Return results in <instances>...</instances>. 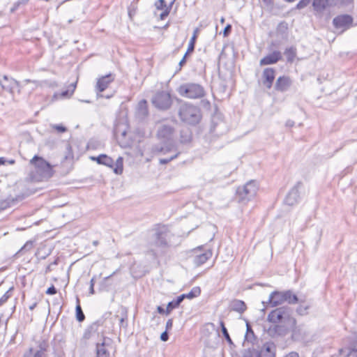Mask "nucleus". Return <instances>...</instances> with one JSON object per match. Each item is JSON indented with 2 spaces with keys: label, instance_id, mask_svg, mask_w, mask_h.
I'll use <instances>...</instances> for the list:
<instances>
[{
  "label": "nucleus",
  "instance_id": "obj_55",
  "mask_svg": "<svg viewBox=\"0 0 357 357\" xmlns=\"http://www.w3.org/2000/svg\"><path fill=\"white\" fill-rule=\"evenodd\" d=\"M284 357H299V355L296 351H291L287 354Z\"/></svg>",
  "mask_w": 357,
  "mask_h": 357
},
{
  "label": "nucleus",
  "instance_id": "obj_62",
  "mask_svg": "<svg viewBox=\"0 0 357 357\" xmlns=\"http://www.w3.org/2000/svg\"><path fill=\"white\" fill-rule=\"evenodd\" d=\"M186 62V60H185V58H183L180 62H179V66L180 67H182Z\"/></svg>",
  "mask_w": 357,
  "mask_h": 357
},
{
  "label": "nucleus",
  "instance_id": "obj_54",
  "mask_svg": "<svg viewBox=\"0 0 357 357\" xmlns=\"http://www.w3.org/2000/svg\"><path fill=\"white\" fill-rule=\"evenodd\" d=\"M184 300V296L183 294L178 296L176 299H174V302L178 305H180V304L182 303V301Z\"/></svg>",
  "mask_w": 357,
  "mask_h": 357
},
{
  "label": "nucleus",
  "instance_id": "obj_14",
  "mask_svg": "<svg viewBox=\"0 0 357 357\" xmlns=\"http://www.w3.org/2000/svg\"><path fill=\"white\" fill-rule=\"evenodd\" d=\"M174 128L171 126L162 125L158 130L157 135L162 142H174L172 136Z\"/></svg>",
  "mask_w": 357,
  "mask_h": 357
},
{
  "label": "nucleus",
  "instance_id": "obj_60",
  "mask_svg": "<svg viewBox=\"0 0 357 357\" xmlns=\"http://www.w3.org/2000/svg\"><path fill=\"white\" fill-rule=\"evenodd\" d=\"M285 54H288L289 56H290V55L294 56V53L293 49L289 48V49L286 50Z\"/></svg>",
  "mask_w": 357,
  "mask_h": 357
},
{
  "label": "nucleus",
  "instance_id": "obj_53",
  "mask_svg": "<svg viewBox=\"0 0 357 357\" xmlns=\"http://www.w3.org/2000/svg\"><path fill=\"white\" fill-rule=\"evenodd\" d=\"M167 306H168V308H171L172 310H174L175 308H177L179 305H178L173 300L168 303Z\"/></svg>",
  "mask_w": 357,
  "mask_h": 357
},
{
  "label": "nucleus",
  "instance_id": "obj_61",
  "mask_svg": "<svg viewBox=\"0 0 357 357\" xmlns=\"http://www.w3.org/2000/svg\"><path fill=\"white\" fill-rule=\"evenodd\" d=\"M157 311L160 314H164L165 313V309L161 306H158Z\"/></svg>",
  "mask_w": 357,
  "mask_h": 357
},
{
  "label": "nucleus",
  "instance_id": "obj_23",
  "mask_svg": "<svg viewBox=\"0 0 357 357\" xmlns=\"http://www.w3.org/2000/svg\"><path fill=\"white\" fill-rule=\"evenodd\" d=\"M229 308L231 311L242 314L247 310V306L244 301L238 299H234L230 302Z\"/></svg>",
  "mask_w": 357,
  "mask_h": 357
},
{
  "label": "nucleus",
  "instance_id": "obj_58",
  "mask_svg": "<svg viewBox=\"0 0 357 357\" xmlns=\"http://www.w3.org/2000/svg\"><path fill=\"white\" fill-rule=\"evenodd\" d=\"M20 1H17V3H15L13 6V7L10 9V11L11 12H14L15 10H16L17 9V8L19 7V6L20 5Z\"/></svg>",
  "mask_w": 357,
  "mask_h": 357
},
{
  "label": "nucleus",
  "instance_id": "obj_32",
  "mask_svg": "<svg viewBox=\"0 0 357 357\" xmlns=\"http://www.w3.org/2000/svg\"><path fill=\"white\" fill-rule=\"evenodd\" d=\"M220 326L221 327V331H222V335H223L224 337L225 338V340H227V342H228V344L229 345H233L234 342H233L231 338L230 337V335L228 333L227 328L225 326V323L223 321H220Z\"/></svg>",
  "mask_w": 357,
  "mask_h": 357
},
{
  "label": "nucleus",
  "instance_id": "obj_18",
  "mask_svg": "<svg viewBox=\"0 0 357 357\" xmlns=\"http://www.w3.org/2000/svg\"><path fill=\"white\" fill-rule=\"evenodd\" d=\"M275 70L272 68H266L263 71V84L268 89L273 86L275 79Z\"/></svg>",
  "mask_w": 357,
  "mask_h": 357
},
{
  "label": "nucleus",
  "instance_id": "obj_41",
  "mask_svg": "<svg viewBox=\"0 0 357 357\" xmlns=\"http://www.w3.org/2000/svg\"><path fill=\"white\" fill-rule=\"evenodd\" d=\"M309 309V306L308 305H299L297 309H296V312L298 314L300 315H305L307 314V310Z\"/></svg>",
  "mask_w": 357,
  "mask_h": 357
},
{
  "label": "nucleus",
  "instance_id": "obj_42",
  "mask_svg": "<svg viewBox=\"0 0 357 357\" xmlns=\"http://www.w3.org/2000/svg\"><path fill=\"white\" fill-rule=\"evenodd\" d=\"M312 0H300L299 2L296 4V8L297 9H303L305 8Z\"/></svg>",
  "mask_w": 357,
  "mask_h": 357
},
{
  "label": "nucleus",
  "instance_id": "obj_36",
  "mask_svg": "<svg viewBox=\"0 0 357 357\" xmlns=\"http://www.w3.org/2000/svg\"><path fill=\"white\" fill-rule=\"evenodd\" d=\"M116 167L114 168V172L116 174H121L123 172V158L119 157L115 162Z\"/></svg>",
  "mask_w": 357,
  "mask_h": 357
},
{
  "label": "nucleus",
  "instance_id": "obj_25",
  "mask_svg": "<svg viewBox=\"0 0 357 357\" xmlns=\"http://www.w3.org/2000/svg\"><path fill=\"white\" fill-rule=\"evenodd\" d=\"M70 89L65 90L61 93H55L53 96V99L58 100L61 98H69L73 95L76 88V83H73L69 86Z\"/></svg>",
  "mask_w": 357,
  "mask_h": 357
},
{
  "label": "nucleus",
  "instance_id": "obj_52",
  "mask_svg": "<svg viewBox=\"0 0 357 357\" xmlns=\"http://www.w3.org/2000/svg\"><path fill=\"white\" fill-rule=\"evenodd\" d=\"M172 326H173V319H169L167 320V323H166V330L165 331H169L170 329H172Z\"/></svg>",
  "mask_w": 357,
  "mask_h": 357
},
{
  "label": "nucleus",
  "instance_id": "obj_57",
  "mask_svg": "<svg viewBox=\"0 0 357 357\" xmlns=\"http://www.w3.org/2000/svg\"><path fill=\"white\" fill-rule=\"evenodd\" d=\"M266 6H271L273 4L274 0H261Z\"/></svg>",
  "mask_w": 357,
  "mask_h": 357
},
{
  "label": "nucleus",
  "instance_id": "obj_39",
  "mask_svg": "<svg viewBox=\"0 0 357 357\" xmlns=\"http://www.w3.org/2000/svg\"><path fill=\"white\" fill-rule=\"evenodd\" d=\"M282 331V327L279 325H275L273 328H270L268 332L271 335H280Z\"/></svg>",
  "mask_w": 357,
  "mask_h": 357
},
{
  "label": "nucleus",
  "instance_id": "obj_4",
  "mask_svg": "<svg viewBox=\"0 0 357 357\" xmlns=\"http://www.w3.org/2000/svg\"><path fill=\"white\" fill-rule=\"evenodd\" d=\"M177 92L181 96L188 99H202L206 95L204 86L195 82L181 84L177 89Z\"/></svg>",
  "mask_w": 357,
  "mask_h": 357
},
{
  "label": "nucleus",
  "instance_id": "obj_12",
  "mask_svg": "<svg viewBox=\"0 0 357 357\" xmlns=\"http://www.w3.org/2000/svg\"><path fill=\"white\" fill-rule=\"evenodd\" d=\"M292 85V80L289 76L279 77L275 84V89L278 91L284 93L287 91Z\"/></svg>",
  "mask_w": 357,
  "mask_h": 357
},
{
  "label": "nucleus",
  "instance_id": "obj_38",
  "mask_svg": "<svg viewBox=\"0 0 357 357\" xmlns=\"http://www.w3.org/2000/svg\"><path fill=\"white\" fill-rule=\"evenodd\" d=\"M23 357H47V356L42 355L40 353H33V349L31 347L29 351L24 354Z\"/></svg>",
  "mask_w": 357,
  "mask_h": 357
},
{
  "label": "nucleus",
  "instance_id": "obj_33",
  "mask_svg": "<svg viewBox=\"0 0 357 357\" xmlns=\"http://www.w3.org/2000/svg\"><path fill=\"white\" fill-rule=\"evenodd\" d=\"M200 294H201L200 288L198 287H193L189 293L183 294V295L184 296V299L185 298L192 299L193 298L199 296L200 295Z\"/></svg>",
  "mask_w": 357,
  "mask_h": 357
},
{
  "label": "nucleus",
  "instance_id": "obj_17",
  "mask_svg": "<svg viewBox=\"0 0 357 357\" xmlns=\"http://www.w3.org/2000/svg\"><path fill=\"white\" fill-rule=\"evenodd\" d=\"M276 346L272 342H267L264 344L261 350L259 351L260 357H275Z\"/></svg>",
  "mask_w": 357,
  "mask_h": 357
},
{
  "label": "nucleus",
  "instance_id": "obj_46",
  "mask_svg": "<svg viewBox=\"0 0 357 357\" xmlns=\"http://www.w3.org/2000/svg\"><path fill=\"white\" fill-rule=\"evenodd\" d=\"M171 4L169 5V8H166L162 13L160 14V19L164 20L165 17H167L170 12L171 9Z\"/></svg>",
  "mask_w": 357,
  "mask_h": 357
},
{
  "label": "nucleus",
  "instance_id": "obj_5",
  "mask_svg": "<svg viewBox=\"0 0 357 357\" xmlns=\"http://www.w3.org/2000/svg\"><path fill=\"white\" fill-rule=\"evenodd\" d=\"M258 189V184L255 180H250L243 186H239L236 192L238 202L246 204L252 200L257 195Z\"/></svg>",
  "mask_w": 357,
  "mask_h": 357
},
{
  "label": "nucleus",
  "instance_id": "obj_24",
  "mask_svg": "<svg viewBox=\"0 0 357 357\" xmlns=\"http://www.w3.org/2000/svg\"><path fill=\"white\" fill-rule=\"evenodd\" d=\"M136 115L138 118L142 119H144L148 115V106L146 100H142L139 102L137 107Z\"/></svg>",
  "mask_w": 357,
  "mask_h": 357
},
{
  "label": "nucleus",
  "instance_id": "obj_37",
  "mask_svg": "<svg viewBox=\"0 0 357 357\" xmlns=\"http://www.w3.org/2000/svg\"><path fill=\"white\" fill-rule=\"evenodd\" d=\"M197 33H198V29H196L194 31L193 36H192V38L189 42L188 47V52H192L194 51L195 44V40L197 38Z\"/></svg>",
  "mask_w": 357,
  "mask_h": 357
},
{
  "label": "nucleus",
  "instance_id": "obj_2",
  "mask_svg": "<svg viewBox=\"0 0 357 357\" xmlns=\"http://www.w3.org/2000/svg\"><path fill=\"white\" fill-rule=\"evenodd\" d=\"M293 311L289 306H282L272 310L268 315L267 320L269 322L281 323L290 326H294L296 319L292 316Z\"/></svg>",
  "mask_w": 357,
  "mask_h": 357
},
{
  "label": "nucleus",
  "instance_id": "obj_43",
  "mask_svg": "<svg viewBox=\"0 0 357 357\" xmlns=\"http://www.w3.org/2000/svg\"><path fill=\"white\" fill-rule=\"evenodd\" d=\"M155 6L158 10H165L166 8H168L165 0H158L155 3Z\"/></svg>",
  "mask_w": 357,
  "mask_h": 357
},
{
  "label": "nucleus",
  "instance_id": "obj_10",
  "mask_svg": "<svg viewBox=\"0 0 357 357\" xmlns=\"http://www.w3.org/2000/svg\"><path fill=\"white\" fill-rule=\"evenodd\" d=\"M353 22V18L349 15H342L335 17L333 20L334 26L337 29H347Z\"/></svg>",
  "mask_w": 357,
  "mask_h": 357
},
{
  "label": "nucleus",
  "instance_id": "obj_1",
  "mask_svg": "<svg viewBox=\"0 0 357 357\" xmlns=\"http://www.w3.org/2000/svg\"><path fill=\"white\" fill-rule=\"evenodd\" d=\"M152 231L153 234L149 241V252L157 257L158 252L164 253L172 246L170 240L173 234L164 225H155Z\"/></svg>",
  "mask_w": 357,
  "mask_h": 357
},
{
  "label": "nucleus",
  "instance_id": "obj_7",
  "mask_svg": "<svg viewBox=\"0 0 357 357\" xmlns=\"http://www.w3.org/2000/svg\"><path fill=\"white\" fill-rule=\"evenodd\" d=\"M151 102L158 109L166 110L169 109L172 105L170 93L165 91H158L153 96Z\"/></svg>",
  "mask_w": 357,
  "mask_h": 357
},
{
  "label": "nucleus",
  "instance_id": "obj_13",
  "mask_svg": "<svg viewBox=\"0 0 357 357\" xmlns=\"http://www.w3.org/2000/svg\"><path fill=\"white\" fill-rule=\"evenodd\" d=\"M112 340L107 337H103L101 343H97L96 345V356L97 357H110L109 351L106 347H109L112 343Z\"/></svg>",
  "mask_w": 357,
  "mask_h": 357
},
{
  "label": "nucleus",
  "instance_id": "obj_22",
  "mask_svg": "<svg viewBox=\"0 0 357 357\" xmlns=\"http://www.w3.org/2000/svg\"><path fill=\"white\" fill-rule=\"evenodd\" d=\"M212 257V252L206 250L203 253L195 255L193 258V263L195 266H199L206 262Z\"/></svg>",
  "mask_w": 357,
  "mask_h": 357
},
{
  "label": "nucleus",
  "instance_id": "obj_56",
  "mask_svg": "<svg viewBox=\"0 0 357 357\" xmlns=\"http://www.w3.org/2000/svg\"><path fill=\"white\" fill-rule=\"evenodd\" d=\"M295 123L294 121L292 120H287V122H286V126L287 127H293L294 126Z\"/></svg>",
  "mask_w": 357,
  "mask_h": 357
},
{
  "label": "nucleus",
  "instance_id": "obj_11",
  "mask_svg": "<svg viewBox=\"0 0 357 357\" xmlns=\"http://www.w3.org/2000/svg\"><path fill=\"white\" fill-rule=\"evenodd\" d=\"M336 0H313L312 7L317 14H322L328 8L335 6Z\"/></svg>",
  "mask_w": 357,
  "mask_h": 357
},
{
  "label": "nucleus",
  "instance_id": "obj_45",
  "mask_svg": "<svg viewBox=\"0 0 357 357\" xmlns=\"http://www.w3.org/2000/svg\"><path fill=\"white\" fill-rule=\"evenodd\" d=\"M126 130H121L120 129V127L119 126H117L115 130H114V133L115 135L118 137L119 135H121L122 137H125L126 135Z\"/></svg>",
  "mask_w": 357,
  "mask_h": 357
},
{
  "label": "nucleus",
  "instance_id": "obj_6",
  "mask_svg": "<svg viewBox=\"0 0 357 357\" xmlns=\"http://www.w3.org/2000/svg\"><path fill=\"white\" fill-rule=\"evenodd\" d=\"M156 153L167 154L170 152H175L174 155L168 158H161L159 160L160 164L165 165L176 158L180 153L178 151L174 142H163V144L156 145L153 149Z\"/></svg>",
  "mask_w": 357,
  "mask_h": 357
},
{
  "label": "nucleus",
  "instance_id": "obj_30",
  "mask_svg": "<svg viewBox=\"0 0 357 357\" xmlns=\"http://www.w3.org/2000/svg\"><path fill=\"white\" fill-rule=\"evenodd\" d=\"M248 343H250L252 346L257 343V337L254 332L250 333V331L249 333H245L243 344L245 345Z\"/></svg>",
  "mask_w": 357,
  "mask_h": 357
},
{
  "label": "nucleus",
  "instance_id": "obj_48",
  "mask_svg": "<svg viewBox=\"0 0 357 357\" xmlns=\"http://www.w3.org/2000/svg\"><path fill=\"white\" fill-rule=\"evenodd\" d=\"M10 297V294H9V291H6L2 296L1 298H0V306L4 303L5 302H6V301L8 299V298Z\"/></svg>",
  "mask_w": 357,
  "mask_h": 357
},
{
  "label": "nucleus",
  "instance_id": "obj_26",
  "mask_svg": "<svg viewBox=\"0 0 357 357\" xmlns=\"http://www.w3.org/2000/svg\"><path fill=\"white\" fill-rule=\"evenodd\" d=\"M92 159L96 160L98 164L104 165L109 167H113L114 165V160L107 155L102 154L97 158H92Z\"/></svg>",
  "mask_w": 357,
  "mask_h": 357
},
{
  "label": "nucleus",
  "instance_id": "obj_59",
  "mask_svg": "<svg viewBox=\"0 0 357 357\" xmlns=\"http://www.w3.org/2000/svg\"><path fill=\"white\" fill-rule=\"evenodd\" d=\"M250 331V333L254 332L253 330L252 329V327L250 325V324L247 322V324H246V333H249Z\"/></svg>",
  "mask_w": 357,
  "mask_h": 357
},
{
  "label": "nucleus",
  "instance_id": "obj_15",
  "mask_svg": "<svg viewBox=\"0 0 357 357\" xmlns=\"http://www.w3.org/2000/svg\"><path fill=\"white\" fill-rule=\"evenodd\" d=\"M0 85L3 90L13 94L14 89L19 86V83L15 79L4 75L1 79H0Z\"/></svg>",
  "mask_w": 357,
  "mask_h": 357
},
{
  "label": "nucleus",
  "instance_id": "obj_8",
  "mask_svg": "<svg viewBox=\"0 0 357 357\" xmlns=\"http://www.w3.org/2000/svg\"><path fill=\"white\" fill-rule=\"evenodd\" d=\"M31 163L35 166L36 172L41 178H47L51 176L52 167L50 163L43 158L35 155L31 159Z\"/></svg>",
  "mask_w": 357,
  "mask_h": 357
},
{
  "label": "nucleus",
  "instance_id": "obj_44",
  "mask_svg": "<svg viewBox=\"0 0 357 357\" xmlns=\"http://www.w3.org/2000/svg\"><path fill=\"white\" fill-rule=\"evenodd\" d=\"M201 105L202 107L205 109H207V110H210L211 109V102L209 100H206V99H204L202 98L201 99Z\"/></svg>",
  "mask_w": 357,
  "mask_h": 357
},
{
  "label": "nucleus",
  "instance_id": "obj_34",
  "mask_svg": "<svg viewBox=\"0 0 357 357\" xmlns=\"http://www.w3.org/2000/svg\"><path fill=\"white\" fill-rule=\"evenodd\" d=\"M243 357H260V355L258 350L252 347L244 350Z\"/></svg>",
  "mask_w": 357,
  "mask_h": 357
},
{
  "label": "nucleus",
  "instance_id": "obj_21",
  "mask_svg": "<svg viewBox=\"0 0 357 357\" xmlns=\"http://www.w3.org/2000/svg\"><path fill=\"white\" fill-rule=\"evenodd\" d=\"M19 201L18 197H13L12 196H8L5 199H0V213L4 211L14 205Z\"/></svg>",
  "mask_w": 357,
  "mask_h": 357
},
{
  "label": "nucleus",
  "instance_id": "obj_50",
  "mask_svg": "<svg viewBox=\"0 0 357 357\" xmlns=\"http://www.w3.org/2000/svg\"><path fill=\"white\" fill-rule=\"evenodd\" d=\"M53 128L59 132H64L66 131V128L62 125H54Z\"/></svg>",
  "mask_w": 357,
  "mask_h": 357
},
{
  "label": "nucleus",
  "instance_id": "obj_49",
  "mask_svg": "<svg viewBox=\"0 0 357 357\" xmlns=\"http://www.w3.org/2000/svg\"><path fill=\"white\" fill-rule=\"evenodd\" d=\"M56 292H57L56 289L55 288V287L54 285H52L51 287H50L46 291V294H49V295H54L56 294Z\"/></svg>",
  "mask_w": 357,
  "mask_h": 357
},
{
  "label": "nucleus",
  "instance_id": "obj_64",
  "mask_svg": "<svg viewBox=\"0 0 357 357\" xmlns=\"http://www.w3.org/2000/svg\"><path fill=\"white\" fill-rule=\"evenodd\" d=\"M89 293L91 294H94V286L90 285Z\"/></svg>",
  "mask_w": 357,
  "mask_h": 357
},
{
  "label": "nucleus",
  "instance_id": "obj_29",
  "mask_svg": "<svg viewBox=\"0 0 357 357\" xmlns=\"http://www.w3.org/2000/svg\"><path fill=\"white\" fill-rule=\"evenodd\" d=\"M76 319L79 322H82L85 319V315L82 311V309L81 307V305L79 304V298L77 297L76 298Z\"/></svg>",
  "mask_w": 357,
  "mask_h": 357
},
{
  "label": "nucleus",
  "instance_id": "obj_16",
  "mask_svg": "<svg viewBox=\"0 0 357 357\" xmlns=\"http://www.w3.org/2000/svg\"><path fill=\"white\" fill-rule=\"evenodd\" d=\"M283 292L275 291H273L268 298V300L267 302L263 301L262 303L264 307H266V304H269L272 307L278 306L280 304H282L283 302H284V300L283 299Z\"/></svg>",
  "mask_w": 357,
  "mask_h": 357
},
{
  "label": "nucleus",
  "instance_id": "obj_28",
  "mask_svg": "<svg viewBox=\"0 0 357 357\" xmlns=\"http://www.w3.org/2000/svg\"><path fill=\"white\" fill-rule=\"evenodd\" d=\"M283 296L284 301H287L289 304H295L298 301L297 296L290 290L283 291Z\"/></svg>",
  "mask_w": 357,
  "mask_h": 357
},
{
  "label": "nucleus",
  "instance_id": "obj_47",
  "mask_svg": "<svg viewBox=\"0 0 357 357\" xmlns=\"http://www.w3.org/2000/svg\"><path fill=\"white\" fill-rule=\"evenodd\" d=\"M231 31V24H227L225 27V29L223 30V32H222L223 33V36L225 37L228 36L230 34Z\"/></svg>",
  "mask_w": 357,
  "mask_h": 357
},
{
  "label": "nucleus",
  "instance_id": "obj_3",
  "mask_svg": "<svg viewBox=\"0 0 357 357\" xmlns=\"http://www.w3.org/2000/svg\"><path fill=\"white\" fill-rule=\"evenodd\" d=\"M178 116L181 120L189 125H197L202 119L200 109L192 103H184L180 106Z\"/></svg>",
  "mask_w": 357,
  "mask_h": 357
},
{
  "label": "nucleus",
  "instance_id": "obj_20",
  "mask_svg": "<svg viewBox=\"0 0 357 357\" xmlns=\"http://www.w3.org/2000/svg\"><path fill=\"white\" fill-rule=\"evenodd\" d=\"M114 80L112 74H108L99 78L97 82L96 88L99 92L104 91Z\"/></svg>",
  "mask_w": 357,
  "mask_h": 357
},
{
  "label": "nucleus",
  "instance_id": "obj_40",
  "mask_svg": "<svg viewBox=\"0 0 357 357\" xmlns=\"http://www.w3.org/2000/svg\"><path fill=\"white\" fill-rule=\"evenodd\" d=\"M33 243L31 241H28L24 245V246L18 251L17 253H20L21 252H26L29 251L33 248Z\"/></svg>",
  "mask_w": 357,
  "mask_h": 357
},
{
  "label": "nucleus",
  "instance_id": "obj_63",
  "mask_svg": "<svg viewBox=\"0 0 357 357\" xmlns=\"http://www.w3.org/2000/svg\"><path fill=\"white\" fill-rule=\"evenodd\" d=\"M36 305H37V303H36V302H35V303H33L32 305H31L29 306V309H30L31 310H33L36 307Z\"/></svg>",
  "mask_w": 357,
  "mask_h": 357
},
{
  "label": "nucleus",
  "instance_id": "obj_35",
  "mask_svg": "<svg viewBox=\"0 0 357 357\" xmlns=\"http://www.w3.org/2000/svg\"><path fill=\"white\" fill-rule=\"evenodd\" d=\"M38 350L35 353H40L42 355H46L45 352L48 348V342L46 340L40 341L38 343Z\"/></svg>",
  "mask_w": 357,
  "mask_h": 357
},
{
  "label": "nucleus",
  "instance_id": "obj_19",
  "mask_svg": "<svg viewBox=\"0 0 357 357\" xmlns=\"http://www.w3.org/2000/svg\"><path fill=\"white\" fill-rule=\"evenodd\" d=\"M282 54L279 51H274L262 58L260 61V66L271 65L276 63L278 61L281 60Z\"/></svg>",
  "mask_w": 357,
  "mask_h": 357
},
{
  "label": "nucleus",
  "instance_id": "obj_27",
  "mask_svg": "<svg viewBox=\"0 0 357 357\" xmlns=\"http://www.w3.org/2000/svg\"><path fill=\"white\" fill-rule=\"evenodd\" d=\"M114 318L119 320L120 328H126L128 327V313L126 308L122 309L121 315L116 314Z\"/></svg>",
  "mask_w": 357,
  "mask_h": 357
},
{
  "label": "nucleus",
  "instance_id": "obj_51",
  "mask_svg": "<svg viewBox=\"0 0 357 357\" xmlns=\"http://www.w3.org/2000/svg\"><path fill=\"white\" fill-rule=\"evenodd\" d=\"M160 340L162 342H167L169 340V335L167 331H165L163 333H162V334L160 335Z\"/></svg>",
  "mask_w": 357,
  "mask_h": 357
},
{
  "label": "nucleus",
  "instance_id": "obj_31",
  "mask_svg": "<svg viewBox=\"0 0 357 357\" xmlns=\"http://www.w3.org/2000/svg\"><path fill=\"white\" fill-rule=\"evenodd\" d=\"M225 127V123L223 121H220L219 123H216L213 121L211 131L213 133H215L216 135H221L222 134L223 131L219 130L218 128H221L224 129Z\"/></svg>",
  "mask_w": 357,
  "mask_h": 357
},
{
  "label": "nucleus",
  "instance_id": "obj_9",
  "mask_svg": "<svg viewBox=\"0 0 357 357\" xmlns=\"http://www.w3.org/2000/svg\"><path fill=\"white\" fill-rule=\"evenodd\" d=\"M301 185V182H297V183L289 192L284 199V202L287 205L294 206L298 203L300 198L298 190Z\"/></svg>",
  "mask_w": 357,
  "mask_h": 357
}]
</instances>
